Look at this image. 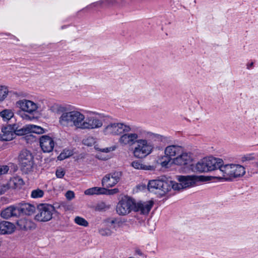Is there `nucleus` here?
<instances>
[{"label": "nucleus", "mask_w": 258, "mask_h": 258, "mask_svg": "<svg viewBox=\"0 0 258 258\" xmlns=\"http://www.w3.org/2000/svg\"><path fill=\"white\" fill-rule=\"evenodd\" d=\"M135 203L131 199L120 200L116 206V212L119 215H126L134 210Z\"/></svg>", "instance_id": "obj_11"}, {"label": "nucleus", "mask_w": 258, "mask_h": 258, "mask_svg": "<svg viewBox=\"0 0 258 258\" xmlns=\"http://www.w3.org/2000/svg\"><path fill=\"white\" fill-rule=\"evenodd\" d=\"M17 226L22 230H27L35 228V224L31 220L26 218H21L17 222Z\"/></svg>", "instance_id": "obj_24"}, {"label": "nucleus", "mask_w": 258, "mask_h": 258, "mask_svg": "<svg viewBox=\"0 0 258 258\" xmlns=\"http://www.w3.org/2000/svg\"><path fill=\"white\" fill-rule=\"evenodd\" d=\"M254 166L258 169V160L254 163Z\"/></svg>", "instance_id": "obj_46"}, {"label": "nucleus", "mask_w": 258, "mask_h": 258, "mask_svg": "<svg viewBox=\"0 0 258 258\" xmlns=\"http://www.w3.org/2000/svg\"><path fill=\"white\" fill-rule=\"evenodd\" d=\"M104 115L96 112L90 111L84 119L82 130H95L103 124Z\"/></svg>", "instance_id": "obj_4"}, {"label": "nucleus", "mask_w": 258, "mask_h": 258, "mask_svg": "<svg viewBox=\"0 0 258 258\" xmlns=\"http://www.w3.org/2000/svg\"><path fill=\"white\" fill-rule=\"evenodd\" d=\"M31 133H34L38 134H41L44 133V130L39 126L35 125L30 124Z\"/></svg>", "instance_id": "obj_35"}, {"label": "nucleus", "mask_w": 258, "mask_h": 258, "mask_svg": "<svg viewBox=\"0 0 258 258\" xmlns=\"http://www.w3.org/2000/svg\"><path fill=\"white\" fill-rule=\"evenodd\" d=\"M105 189L101 187H94L89 188L85 191L86 195H99L104 194Z\"/></svg>", "instance_id": "obj_31"}, {"label": "nucleus", "mask_w": 258, "mask_h": 258, "mask_svg": "<svg viewBox=\"0 0 258 258\" xmlns=\"http://www.w3.org/2000/svg\"><path fill=\"white\" fill-rule=\"evenodd\" d=\"M71 155L72 153L70 151H67V152L63 151V152H61L58 156V159L59 160H62L68 158Z\"/></svg>", "instance_id": "obj_39"}, {"label": "nucleus", "mask_w": 258, "mask_h": 258, "mask_svg": "<svg viewBox=\"0 0 258 258\" xmlns=\"http://www.w3.org/2000/svg\"><path fill=\"white\" fill-rule=\"evenodd\" d=\"M19 214L18 206H10L1 212V216L5 219H9L12 217L17 216Z\"/></svg>", "instance_id": "obj_22"}, {"label": "nucleus", "mask_w": 258, "mask_h": 258, "mask_svg": "<svg viewBox=\"0 0 258 258\" xmlns=\"http://www.w3.org/2000/svg\"><path fill=\"white\" fill-rule=\"evenodd\" d=\"M18 159L21 169L24 173L28 174L33 171V157L29 151L26 150L22 151Z\"/></svg>", "instance_id": "obj_8"}, {"label": "nucleus", "mask_w": 258, "mask_h": 258, "mask_svg": "<svg viewBox=\"0 0 258 258\" xmlns=\"http://www.w3.org/2000/svg\"><path fill=\"white\" fill-rule=\"evenodd\" d=\"M10 189L8 182L6 183H0V195L5 194Z\"/></svg>", "instance_id": "obj_38"}, {"label": "nucleus", "mask_w": 258, "mask_h": 258, "mask_svg": "<svg viewBox=\"0 0 258 258\" xmlns=\"http://www.w3.org/2000/svg\"><path fill=\"white\" fill-rule=\"evenodd\" d=\"M129 132H123L120 136L118 142L123 146H132L136 144L139 138L145 135L146 131L141 126L130 125Z\"/></svg>", "instance_id": "obj_2"}, {"label": "nucleus", "mask_w": 258, "mask_h": 258, "mask_svg": "<svg viewBox=\"0 0 258 258\" xmlns=\"http://www.w3.org/2000/svg\"><path fill=\"white\" fill-rule=\"evenodd\" d=\"M14 230V225L8 221H3L0 223V234H10Z\"/></svg>", "instance_id": "obj_27"}, {"label": "nucleus", "mask_w": 258, "mask_h": 258, "mask_svg": "<svg viewBox=\"0 0 258 258\" xmlns=\"http://www.w3.org/2000/svg\"><path fill=\"white\" fill-rule=\"evenodd\" d=\"M9 170V168L8 166H0V175L7 173Z\"/></svg>", "instance_id": "obj_43"}, {"label": "nucleus", "mask_w": 258, "mask_h": 258, "mask_svg": "<svg viewBox=\"0 0 258 258\" xmlns=\"http://www.w3.org/2000/svg\"><path fill=\"white\" fill-rule=\"evenodd\" d=\"M191 169L195 172H208V168L207 167L205 158L200 160L195 165H192Z\"/></svg>", "instance_id": "obj_23"}, {"label": "nucleus", "mask_w": 258, "mask_h": 258, "mask_svg": "<svg viewBox=\"0 0 258 258\" xmlns=\"http://www.w3.org/2000/svg\"><path fill=\"white\" fill-rule=\"evenodd\" d=\"M54 211V207L50 204H39L37 207V212L34 219L39 222L49 221L52 219Z\"/></svg>", "instance_id": "obj_7"}, {"label": "nucleus", "mask_w": 258, "mask_h": 258, "mask_svg": "<svg viewBox=\"0 0 258 258\" xmlns=\"http://www.w3.org/2000/svg\"><path fill=\"white\" fill-rule=\"evenodd\" d=\"M39 144L43 152L50 153L52 151L55 143L53 139L50 136L43 135L39 139Z\"/></svg>", "instance_id": "obj_14"}, {"label": "nucleus", "mask_w": 258, "mask_h": 258, "mask_svg": "<svg viewBox=\"0 0 258 258\" xmlns=\"http://www.w3.org/2000/svg\"><path fill=\"white\" fill-rule=\"evenodd\" d=\"M66 173L64 170L62 168L57 169L55 172L56 176L57 178H61L63 177Z\"/></svg>", "instance_id": "obj_40"}, {"label": "nucleus", "mask_w": 258, "mask_h": 258, "mask_svg": "<svg viewBox=\"0 0 258 258\" xmlns=\"http://www.w3.org/2000/svg\"><path fill=\"white\" fill-rule=\"evenodd\" d=\"M122 176L120 171H114L105 175L102 179V184L106 187H112L116 185Z\"/></svg>", "instance_id": "obj_12"}, {"label": "nucleus", "mask_w": 258, "mask_h": 258, "mask_svg": "<svg viewBox=\"0 0 258 258\" xmlns=\"http://www.w3.org/2000/svg\"><path fill=\"white\" fill-rule=\"evenodd\" d=\"M107 227L102 228L99 230V233L103 236H109L112 235L113 231L111 229L116 230V225H119V221L116 219L107 220L105 221Z\"/></svg>", "instance_id": "obj_15"}, {"label": "nucleus", "mask_w": 258, "mask_h": 258, "mask_svg": "<svg viewBox=\"0 0 258 258\" xmlns=\"http://www.w3.org/2000/svg\"><path fill=\"white\" fill-rule=\"evenodd\" d=\"M66 197L69 200H71L75 197V194L73 191L69 190L66 194Z\"/></svg>", "instance_id": "obj_42"}, {"label": "nucleus", "mask_w": 258, "mask_h": 258, "mask_svg": "<svg viewBox=\"0 0 258 258\" xmlns=\"http://www.w3.org/2000/svg\"><path fill=\"white\" fill-rule=\"evenodd\" d=\"M177 179L179 183L175 182V190L192 187L196 185L199 182L207 180L206 177L202 175H179L177 176Z\"/></svg>", "instance_id": "obj_5"}, {"label": "nucleus", "mask_w": 258, "mask_h": 258, "mask_svg": "<svg viewBox=\"0 0 258 258\" xmlns=\"http://www.w3.org/2000/svg\"><path fill=\"white\" fill-rule=\"evenodd\" d=\"M252 65H253V63L252 62L250 64V67L252 66Z\"/></svg>", "instance_id": "obj_47"}, {"label": "nucleus", "mask_w": 258, "mask_h": 258, "mask_svg": "<svg viewBox=\"0 0 258 258\" xmlns=\"http://www.w3.org/2000/svg\"><path fill=\"white\" fill-rule=\"evenodd\" d=\"M13 130L14 131L15 135L22 136L31 133L30 124L24 126L21 128H18L17 125L14 124Z\"/></svg>", "instance_id": "obj_28"}, {"label": "nucleus", "mask_w": 258, "mask_h": 258, "mask_svg": "<svg viewBox=\"0 0 258 258\" xmlns=\"http://www.w3.org/2000/svg\"><path fill=\"white\" fill-rule=\"evenodd\" d=\"M161 187L160 188V194L164 195L169 191L171 189L175 190L174 184L175 182L170 179H166L161 180Z\"/></svg>", "instance_id": "obj_21"}, {"label": "nucleus", "mask_w": 258, "mask_h": 258, "mask_svg": "<svg viewBox=\"0 0 258 258\" xmlns=\"http://www.w3.org/2000/svg\"><path fill=\"white\" fill-rule=\"evenodd\" d=\"M8 94V89L4 86H0V101L4 100Z\"/></svg>", "instance_id": "obj_37"}, {"label": "nucleus", "mask_w": 258, "mask_h": 258, "mask_svg": "<svg viewBox=\"0 0 258 258\" xmlns=\"http://www.w3.org/2000/svg\"><path fill=\"white\" fill-rule=\"evenodd\" d=\"M119 192V190L118 188H115L112 189H110L108 190V194L109 195H114L118 193Z\"/></svg>", "instance_id": "obj_44"}, {"label": "nucleus", "mask_w": 258, "mask_h": 258, "mask_svg": "<svg viewBox=\"0 0 258 258\" xmlns=\"http://www.w3.org/2000/svg\"><path fill=\"white\" fill-rule=\"evenodd\" d=\"M14 115V112L11 109H6L0 112V116L4 121L10 120Z\"/></svg>", "instance_id": "obj_32"}, {"label": "nucleus", "mask_w": 258, "mask_h": 258, "mask_svg": "<svg viewBox=\"0 0 258 258\" xmlns=\"http://www.w3.org/2000/svg\"><path fill=\"white\" fill-rule=\"evenodd\" d=\"M131 130L130 125L123 123H111L103 129L105 135H121L123 132H129Z\"/></svg>", "instance_id": "obj_10"}, {"label": "nucleus", "mask_w": 258, "mask_h": 258, "mask_svg": "<svg viewBox=\"0 0 258 258\" xmlns=\"http://www.w3.org/2000/svg\"><path fill=\"white\" fill-rule=\"evenodd\" d=\"M154 204L152 201L146 202H140L135 203L134 211L139 212L142 214H147L149 213Z\"/></svg>", "instance_id": "obj_16"}, {"label": "nucleus", "mask_w": 258, "mask_h": 258, "mask_svg": "<svg viewBox=\"0 0 258 258\" xmlns=\"http://www.w3.org/2000/svg\"><path fill=\"white\" fill-rule=\"evenodd\" d=\"M161 181V180H152L150 181L148 184V189L152 192L155 191L156 190L160 191Z\"/></svg>", "instance_id": "obj_30"}, {"label": "nucleus", "mask_w": 258, "mask_h": 258, "mask_svg": "<svg viewBox=\"0 0 258 258\" xmlns=\"http://www.w3.org/2000/svg\"><path fill=\"white\" fill-rule=\"evenodd\" d=\"M132 166L136 169L144 170H153L155 169L154 166L145 165L139 161L132 162Z\"/></svg>", "instance_id": "obj_29"}, {"label": "nucleus", "mask_w": 258, "mask_h": 258, "mask_svg": "<svg viewBox=\"0 0 258 258\" xmlns=\"http://www.w3.org/2000/svg\"><path fill=\"white\" fill-rule=\"evenodd\" d=\"M192 160V154L189 152L185 151L183 149L181 153L179 154L176 158H174L172 163L180 166H185L190 165Z\"/></svg>", "instance_id": "obj_13"}, {"label": "nucleus", "mask_w": 258, "mask_h": 258, "mask_svg": "<svg viewBox=\"0 0 258 258\" xmlns=\"http://www.w3.org/2000/svg\"><path fill=\"white\" fill-rule=\"evenodd\" d=\"M95 139L91 136L88 137L83 140V144L87 146H93L95 144Z\"/></svg>", "instance_id": "obj_36"}, {"label": "nucleus", "mask_w": 258, "mask_h": 258, "mask_svg": "<svg viewBox=\"0 0 258 258\" xmlns=\"http://www.w3.org/2000/svg\"><path fill=\"white\" fill-rule=\"evenodd\" d=\"M219 171L222 175L216 176V178L227 181H232V164L223 165V163Z\"/></svg>", "instance_id": "obj_17"}, {"label": "nucleus", "mask_w": 258, "mask_h": 258, "mask_svg": "<svg viewBox=\"0 0 258 258\" xmlns=\"http://www.w3.org/2000/svg\"><path fill=\"white\" fill-rule=\"evenodd\" d=\"M16 105L20 109L18 111V114L23 119L26 120H32L34 118L32 115L37 111L39 107L38 104L25 99L17 101Z\"/></svg>", "instance_id": "obj_3"}, {"label": "nucleus", "mask_w": 258, "mask_h": 258, "mask_svg": "<svg viewBox=\"0 0 258 258\" xmlns=\"http://www.w3.org/2000/svg\"><path fill=\"white\" fill-rule=\"evenodd\" d=\"M1 244H2V241L0 240V246L1 245Z\"/></svg>", "instance_id": "obj_48"}, {"label": "nucleus", "mask_w": 258, "mask_h": 258, "mask_svg": "<svg viewBox=\"0 0 258 258\" xmlns=\"http://www.w3.org/2000/svg\"><path fill=\"white\" fill-rule=\"evenodd\" d=\"M208 171H212L219 169L220 170V167L223 163L222 159L220 158H216L214 157H210L205 158Z\"/></svg>", "instance_id": "obj_19"}, {"label": "nucleus", "mask_w": 258, "mask_h": 258, "mask_svg": "<svg viewBox=\"0 0 258 258\" xmlns=\"http://www.w3.org/2000/svg\"><path fill=\"white\" fill-rule=\"evenodd\" d=\"M15 136L13 130V125H8L2 130V134H0V140L8 141L13 140Z\"/></svg>", "instance_id": "obj_18"}, {"label": "nucleus", "mask_w": 258, "mask_h": 258, "mask_svg": "<svg viewBox=\"0 0 258 258\" xmlns=\"http://www.w3.org/2000/svg\"><path fill=\"white\" fill-rule=\"evenodd\" d=\"M183 148L181 146L172 145L166 147L164 150V156L162 158L164 160L161 162L162 167H166L172 161L174 158H176L179 154L181 153Z\"/></svg>", "instance_id": "obj_9"}, {"label": "nucleus", "mask_w": 258, "mask_h": 258, "mask_svg": "<svg viewBox=\"0 0 258 258\" xmlns=\"http://www.w3.org/2000/svg\"><path fill=\"white\" fill-rule=\"evenodd\" d=\"M245 173L243 166L232 164V180L235 178L242 176Z\"/></svg>", "instance_id": "obj_26"}, {"label": "nucleus", "mask_w": 258, "mask_h": 258, "mask_svg": "<svg viewBox=\"0 0 258 258\" xmlns=\"http://www.w3.org/2000/svg\"><path fill=\"white\" fill-rule=\"evenodd\" d=\"M255 159L253 154H250L243 156L242 158V161L243 162L246 161L253 160Z\"/></svg>", "instance_id": "obj_41"}, {"label": "nucleus", "mask_w": 258, "mask_h": 258, "mask_svg": "<svg viewBox=\"0 0 258 258\" xmlns=\"http://www.w3.org/2000/svg\"><path fill=\"white\" fill-rule=\"evenodd\" d=\"M133 154L135 157L143 159L150 154L153 151L154 145L146 139H140L136 144Z\"/></svg>", "instance_id": "obj_6"}, {"label": "nucleus", "mask_w": 258, "mask_h": 258, "mask_svg": "<svg viewBox=\"0 0 258 258\" xmlns=\"http://www.w3.org/2000/svg\"><path fill=\"white\" fill-rule=\"evenodd\" d=\"M19 214L20 213L26 215H31L34 213L36 210L35 206L28 203H23L18 206Z\"/></svg>", "instance_id": "obj_20"}, {"label": "nucleus", "mask_w": 258, "mask_h": 258, "mask_svg": "<svg viewBox=\"0 0 258 258\" xmlns=\"http://www.w3.org/2000/svg\"><path fill=\"white\" fill-rule=\"evenodd\" d=\"M96 149L98 150L99 151H101L103 152H105V153H107L110 151V150L108 148H104V149H100V148H96Z\"/></svg>", "instance_id": "obj_45"}, {"label": "nucleus", "mask_w": 258, "mask_h": 258, "mask_svg": "<svg viewBox=\"0 0 258 258\" xmlns=\"http://www.w3.org/2000/svg\"><path fill=\"white\" fill-rule=\"evenodd\" d=\"M58 112H62L59 117V124L63 127H75L82 130L85 115L78 110L66 112V108L62 105H58Z\"/></svg>", "instance_id": "obj_1"}, {"label": "nucleus", "mask_w": 258, "mask_h": 258, "mask_svg": "<svg viewBox=\"0 0 258 258\" xmlns=\"http://www.w3.org/2000/svg\"><path fill=\"white\" fill-rule=\"evenodd\" d=\"M44 191L39 188H37L32 190L31 192V197L33 199H37L42 198L44 196Z\"/></svg>", "instance_id": "obj_33"}, {"label": "nucleus", "mask_w": 258, "mask_h": 258, "mask_svg": "<svg viewBox=\"0 0 258 258\" xmlns=\"http://www.w3.org/2000/svg\"><path fill=\"white\" fill-rule=\"evenodd\" d=\"M74 222L77 225L84 227H87L89 225L86 220L80 216H76L74 219Z\"/></svg>", "instance_id": "obj_34"}, {"label": "nucleus", "mask_w": 258, "mask_h": 258, "mask_svg": "<svg viewBox=\"0 0 258 258\" xmlns=\"http://www.w3.org/2000/svg\"><path fill=\"white\" fill-rule=\"evenodd\" d=\"M8 182L10 189L21 188L25 184L23 179L19 176L11 178Z\"/></svg>", "instance_id": "obj_25"}]
</instances>
